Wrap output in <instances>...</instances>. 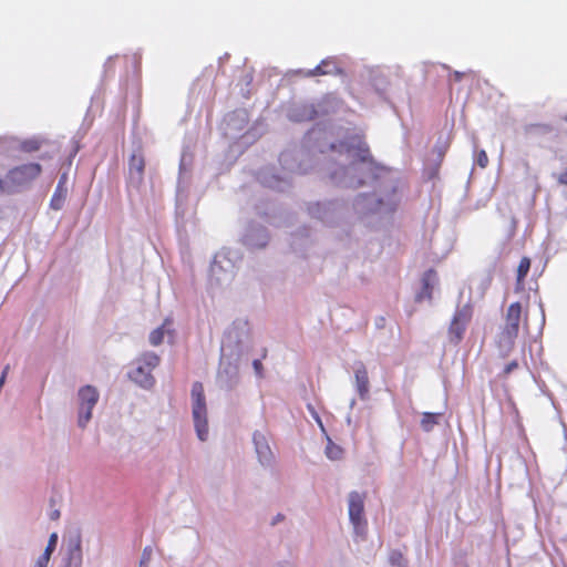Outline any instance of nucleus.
Masks as SVG:
<instances>
[{"mask_svg": "<svg viewBox=\"0 0 567 567\" xmlns=\"http://www.w3.org/2000/svg\"><path fill=\"white\" fill-rule=\"evenodd\" d=\"M354 405H355V400L352 399L351 402H350V409H353Z\"/></svg>", "mask_w": 567, "mask_h": 567, "instance_id": "nucleus-37", "label": "nucleus"}, {"mask_svg": "<svg viewBox=\"0 0 567 567\" xmlns=\"http://www.w3.org/2000/svg\"><path fill=\"white\" fill-rule=\"evenodd\" d=\"M364 184V181L363 179H360L358 183L355 184H351V186L353 187H359V186H362Z\"/></svg>", "mask_w": 567, "mask_h": 567, "instance_id": "nucleus-34", "label": "nucleus"}, {"mask_svg": "<svg viewBox=\"0 0 567 567\" xmlns=\"http://www.w3.org/2000/svg\"><path fill=\"white\" fill-rule=\"evenodd\" d=\"M354 385L359 398L365 401L370 398V381L368 370L361 361H355L353 364Z\"/></svg>", "mask_w": 567, "mask_h": 567, "instance_id": "nucleus-11", "label": "nucleus"}, {"mask_svg": "<svg viewBox=\"0 0 567 567\" xmlns=\"http://www.w3.org/2000/svg\"><path fill=\"white\" fill-rule=\"evenodd\" d=\"M285 519V515L281 514V513H278L271 520V526H276L277 524H279L280 522H282Z\"/></svg>", "mask_w": 567, "mask_h": 567, "instance_id": "nucleus-30", "label": "nucleus"}, {"mask_svg": "<svg viewBox=\"0 0 567 567\" xmlns=\"http://www.w3.org/2000/svg\"><path fill=\"white\" fill-rule=\"evenodd\" d=\"M312 416L316 419V421H317V422L319 423V425L322 427L321 420H320V417H319L318 413H317L315 410H312Z\"/></svg>", "mask_w": 567, "mask_h": 567, "instance_id": "nucleus-33", "label": "nucleus"}, {"mask_svg": "<svg viewBox=\"0 0 567 567\" xmlns=\"http://www.w3.org/2000/svg\"><path fill=\"white\" fill-rule=\"evenodd\" d=\"M324 453H326L328 458H330L332 461H336V460L341 458V456H342V449L339 445L334 444L331 441V439L328 437V443H327Z\"/></svg>", "mask_w": 567, "mask_h": 567, "instance_id": "nucleus-20", "label": "nucleus"}, {"mask_svg": "<svg viewBox=\"0 0 567 567\" xmlns=\"http://www.w3.org/2000/svg\"><path fill=\"white\" fill-rule=\"evenodd\" d=\"M558 182L560 184L567 185V168L559 175Z\"/></svg>", "mask_w": 567, "mask_h": 567, "instance_id": "nucleus-31", "label": "nucleus"}, {"mask_svg": "<svg viewBox=\"0 0 567 567\" xmlns=\"http://www.w3.org/2000/svg\"><path fill=\"white\" fill-rule=\"evenodd\" d=\"M152 548L150 546L145 547L142 553V557L140 559L138 567H148V564L152 558Z\"/></svg>", "mask_w": 567, "mask_h": 567, "instance_id": "nucleus-25", "label": "nucleus"}, {"mask_svg": "<svg viewBox=\"0 0 567 567\" xmlns=\"http://www.w3.org/2000/svg\"><path fill=\"white\" fill-rule=\"evenodd\" d=\"M565 118H566V121H567V116H566Z\"/></svg>", "mask_w": 567, "mask_h": 567, "instance_id": "nucleus-40", "label": "nucleus"}, {"mask_svg": "<svg viewBox=\"0 0 567 567\" xmlns=\"http://www.w3.org/2000/svg\"><path fill=\"white\" fill-rule=\"evenodd\" d=\"M65 181H66V176H65V174H63V175L61 176V178H60L59 183H62V184H63V186H65Z\"/></svg>", "mask_w": 567, "mask_h": 567, "instance_id": "nucleus-35", "label": "nucleus"}, {"mask_svg": "<svg viewBox=\"0 0 567 567\" xmlns=\"http://www.w3.org/2000/svg\"><path fill=\"white\" fill-rule=\"evenodd\" d=\"M42 173V166L38 163H28L16 166L8 171L4 177L0 178V192L12 193L28 186Z\"/></svg>", "mask_w": 567, "mask_h": 567, "instance_id": "nucleus-2", "label": "nucleus"}, {"mask_svg": "<svg viewBox=\"0 0 567 567\" xmlns=\"http://www.w3.org/2000/svg\"><path fill=\"white\" fill-rule=\"evenodd\" d=\"M476 163L482 168H485L488 165V156L485 151L481 150L477 153Z\"/></svg>", "mask_w": 567, "mask_h": 567, "instance_id": "nucleus-27", "label": "nucleus"}, {"mask_svg": "<svg viewBox=\"0 0 567 567\" xmlns=\"http://www.w3.org/2000/svg\"><path fill=\"white\" fill-rule=\"evenodd\" d=\"M145 159L142 154H133L128 162L130 179L136 185H141L144 179Z\"/></svg>", "mask_w": 567, "mask_h": 567, "instance_id": "nucleus-14", "label": "nucleus"}, {"mask_svg": "<svg viewBox=\"0 0 567 567\" xmlns=\"http://www.w3.org/2000/svg\"><path fill=\"white\" fill-rule=\"evenodd\" d=\"M192 414L195 430L200 441H206L208 435L207 406L204 393V385L196 381L192 385Z\"/></svg>", "mask_w": 567, "mask_h": 567, "instance_id": "nucleus-3", "label": "nucleus"}, {"mask_svg": "<svg viewBox=\"0 0 567 567\" xmlns=\"http://www.w3.org/2000/svg\"><path fill=\"white\" fill-rule=\"evenodd\" d=\"M239 357H220L217 384L221 389L233 390L239 383Z\"/></svg>", "mask_w": 567, "mask_h": 567, "instance_id": "nucleus-7", "label": "nucleus"}, {"mask_svg": "<svg viewBox=\"0 0 567 567\" xmlns=\"http://www.w3.org/2000/svg\"><path fill=\"white\" fill-rule=\"evenodd\" d=\"M62 567H82L83 553L81 534L75 532L65 539V551Z\"/></svg>", "mask_w": 567, "mask_h": 567, "instance_id": "nucleus-8", "label": "nucleus"}, {"mask_svg": "<svg viewBox=\"0 0 567 567\" xmlns=\"http://www.w3.org/2000/svg\"><path fill=\"white\" fill-rule=\"evenodd\" d=\"M518 368V362L516 360H513L512 362H509L508 364L505 365V368L503 369V372H502V377H507L508 374H511L514 370H516Z\"/></svg>", "mask_w": 567, "mask_h": 567, "instance_id": "nucleus-28", "label": "nucleus"}, {"mask_svg": "<svg viewBox=\"0 0 567 567\" xmlns=\"http://www.w3.org/2000/svg\"><path fill=\"white\" fill-rule=\"evenodd\" d=\"M342 69L339 66L334 58H327L322 60L316 68L308 70L306 76L318 75H341Z\"/></svg>", "mask_w": 567, "mask_h": 567, "instance_id": "nucleus-13", "label": "nucleus"}, {"mask_svg": "<svg viewBox=\"0 0 567 567\" xmlns=\"http://www.w3.org/2000/svg\"><path fill=\"white\" fill-rule=\"evenodd\" d=\"M100 399L97 389L86 384L78 390V426L85 429Z\"/></svg>", "mask_w": 567, "mask_h": 567, "instance_id": "nucleus-5", "label": "nucleus"}, {"mask_svg": "<svg viewBox=\"0 0 567 567\" xmlns=\"http://www.w3.org/2000/svg\"><path fill=\"white\" fill-rule=\"evenodd\" d=\"M59 517H60V511L54 509L53 512H51V514H50V518H51L52 520H56V519H59Z\"/></svg>", "mask_w": 567, "mask_h": 567, "instance_id": "nucleus-32", "label": "nucleus"}, {"mask_svg": "<svg viewBox=\"0 0 567 567\" xmlns=\"http://www.w3.org/2000/svg\"><path fill=\"white\" fill-rule=\"evenodd\" d=\"M529 354H539L543 352V346L542 342L538 339L530 340L527 349ZM523 352H526V349H523Z\"/></svg>", "mask_w": 567, "mask_h": 567, "instance_id": "nucleus-23", "label": "nucleus"}, {"mask_svg": "<svg viewBox=\"0 0 567 567\" xmlns=\"http://www.w3.org/2000/svg\"><path fill=\"white\" fill-rule=\"evenodd\" d=\"M364 503L360 493L353 491L349 494V518L357 535H363L367 522L364 519Z\"/></svg>", "mask_w": 567, "mask_h": 567, "instance_id": "nucleus-9", "label": "nucleus"}, {"mask_svg": "<svg viewBox=\"0 0 567 567\" xmlns=\"http://www.w3.org/2000/svg\"><path fill=\"white\" fill-rule=\"evenodd\" d=\"M470 320L471 316L465 310H457L454 313L447 331L449 341L451 343L458 344L462 341Z\"/></svg>", "mask_w": 567, "mask_h": 567, "instance_id": "nucleus-10", "label": "nucleus"}, {"mask_svg": "<svg viewBox=\"0 0 567 567\" xmlns=\"http://www.w3.org/2000/svg\"><path fill=\"white\" fill-rule=\"evenodd\" d=\"M389 563L391 564L392 567H408V560L398 549H394L390 553Z\"/></svg>", "mask_w": 567, "mask_h": 567, "instance_id": "nucleus-22", "label": "nucleus"}, {"mask_svg": "<svg viewBox=\"0 0 567 567\" xmlns=\"http://www.w3.org/2000/svg\"><path fill=\"white\" fill-rule=\"evenodd\" d=\"M437 277L436 271L434 269H429L423 274L421 279L422 288L421 291L415 297V300L417 302H421L424 299H432V292Z\"/></svg>", "mask_w": 567, "mask_h": 567, "instance_id": "nucleus-15", "label": "nucleus"}, {"mask_svg": "<svg viewBox=\"0 0 567 567\" xmlns=\"http://www.w3.org/2000/svg\"><path fill=\"white\" fill-rule=\"evenodd\" d=\"M58 545V534L52 533L49 537L48 544L45 546L44 553L52 556L53 551L55 550Z\"/></svg>", "mask_w": 567, "mask_h": 567, "instance_id": "nucleus-24", "label": "nucleus"}, {"mask_svg": "<svg viewBox=\"0 0 567 567\" xmlns=\"http://www.w3.org/2000/svg\"><path fill=\"white\" fill-rule=\"evenodd\" d=\"M42 142L39 138H28L21 142L20 150L25 153H34L41 148Z\"/></svg>", "mask_w": 567, "mask_h": 567, "instance_id": "nucleus-21", "label": "nucleus"}, {"mask_svg": "<svg viewBox=\"0 0 567 567\" xmlns=\"http://www.w3.org/2000/svg\"><path fill=\"white\" fill-rule=\"evenodd\" d=\"M454 76H455V80H460L461 79V73L460 72H455Z\"/></svg>", "mask_w": 567, "mask_h": 567, "instance_id": "nucleus-36", "label": "nucleus"}, {"mask_svg": "<svg viewBox=\"0 0 567 567\" xmlns=\"http://www.w3.org/2000/svg\"><path fill=\"white\" fill-rule=\"evenodd\" d=\"M442 413L424 412L421 419V427L424 432H431L442 419Z\"/></svg>", "mask_w": 567, "mask_h": 567, "instance_id": "nucleus-18", "label": "nucleus"}, {"mask_svg": "<svg viewBox=\"0 0 567 567\" xmlns=\"http://www.w3.org/2000/svg\"><path fill=\"white\" fill-rule=\"evenodd\" d=\"M68 195V189L63 186L62 183H58L55 190L51 197L50 206L51 208L59 210L63 207L64 200Z\"/></svg>", "mask_w": 567, "mask_h": 567, "instance_id": "nucleus-17", "label": "nucleus"}, {"mask_svg": "<svg viewBox=\"0 0 567 567\" xmlns=\"http://www.w3.org/2000/svg\"><path fill=\"white\" fill-rule=\"evenodd\" d=\"M50 559H51V555L47 554V553H42L38 559L35 560V563L32 565V567H48L49 566V563H50Z\"/></svg>", "mask_w": 567, "mask_h": 567, "instance_id": "nucleus-26", "label": "nucleus"}, {"mask_svg": "<svg viewBox=\"0 0 567 567\" xmlns=\"http://www.w3.org/2000/svg\"><path fill=\"white\" fill-rule=\"evenodd\" d=\"M159 364V357H147V359H137L132 363L127 372V377L134 383L144 389H150L154 385V377L152 370Z\"/></svg>", "mask_w": 567, "mask_h": 567, "instance_id": "nucleus-6", "label": "nucleus"}, {"mask_svg": "<svg viewBox=\"0 0 567 567\" xmlns=\"http://www.w3.org/2000/svg\"><path fill=\"white\" fill-rule=\"evenodd\" d=\"M341 152H347L351 157L352 162L350 165V169L352 172H363L367 171L369 176L375 177V163L370 153L369 146L365 142L361 140H353L350 143H340L338 146L332 144L331 150H336Z\"/></svg>", "mask_w": 567, "mask_h": 567, "instance_id": "nucleus-1", "label": "nucleus"}, {"mask_svg": "<svg viewBox=\"0 0 567 567\" xmlns=\"http://www.w3.org/2000/svg\"><path fill=\"white\" fill-rule=\"evenodd\" d=\"M252 441L260 464L262 466L271 465L274 461V454L266 435L259 431H256L252 435Z\"/></svg>", "mask_w": 567, "mask_h": 567, "instance_id": "nucleus-12", "label": "nucleus"}, {"mask_svg": "<svg viewBox=\"0 0 567 567\" xmlns=\"http://www.w3.org/2000/svg\"><path fill=\"white\" fill-rule=\"evenodd\" d=\"M522 317L523 306L519 302L511 303L506 311L504 328L497 339L501 351H511L513 349L518 336Z\"/></svg>", "mask_w": 567, "mask_h": 567, "instance_id": "nucleus-4", "label": "nucleus"}, {"mask_svg": "<svg viewBox=\"0 0 567 567\" xmlns=\"http://www.w3.org/2000/svg\"><path fill=\"white\" fill-rule=\"evenodd\" d=\"M173 320L167 318L161 327L153 330L150 334V342L153 346H158L164 341V337L167 334L169 338L173 336Z\"/></svg>", "mask_w": 567, "mask_h": 567, "instance_id": "nucleus-16", "label": "nucleus"}, {"mask_svg": "<svg viewBox=\"0 0 567 567\" xmlns=\"http://www.w3.org/2000/svg\"><path fill=\"white\" fill-rule=\"evenodd\" d=\"M347 423H348L349 425L351 424V416H350V415H348V417H347Z\"/></svg>", "mask_w": 567, "mask_h": 567, "instance_id": "nucleus-38", "label": "nucleus"}, {"mask_svg": "<svg viewBox=\"0 0 567 567\" xmlns=\"http://www.w3.org/2000/svg\"><path fill=\"white\" fill-rule=\"evenodd\" d=\"M566 532H567V523H566L565 528L561 530V533H566Z\"/></svg>", "mask_w": 567, "mask_h": 567, "instance_id": "nucleus-39", "label": "nucleus"}, {"mask_svg": "<svg viewBox=\"0 0 567 567\" xmlns=\"http://www.w3.org/2000/svg\"><path fill=\"white\" fill-rule=\"evenodd\" d=\"M252 368L257 377H262V363L259 359L252 361Z\"/></svg>", "mask_w": 567, "mask_h": 567, "instance_id": "nucleus-29", "label": "nucleus"}, {"mask_svg": "<svg viewBox=\"0 0 567 567\" xmlns=\"http://www.w3.org/2000/svg\"><path fill=\"white\" fill-rule=\"evenodd\" d=\"M530 269V259L523 257L517 267V284H523Z\"/></svg>", "mask_w": 567, "mask_h": 567, "instance_id": "nucleus-19", "label": "nucleus"}]
</instances>
